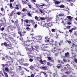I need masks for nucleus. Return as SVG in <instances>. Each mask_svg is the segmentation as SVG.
Wrapping results in <instances>:
<instances>
[{
	"label": "nucleus",
	"instance_id": "20",
	"mask_svg": "<svg viewBox=\"0 0 77 77\" xmlns=\"http://www.w3.org/2000/svg\"><path fill=\"white\" fill-rule=\"evenodd\" d=\"M16 7H15V9H17L18 10V9H19L20 8H18V6H19L18 5H16Z\"/></svg>",
	"mask_w": 77,
	"mask_h": 77
},
{
	"label": "nucleus",
	"instance_id": "22",
	"mask_svg": "<svg viewBox=\"0 0 77 77\" xmlns=\"http://www.w3.org/2000/svg\"><path fill=\"white\" fill-rule=\"evenodd\" d=\"M11 45H8V47L7 48V49H11Z\"/></svg>",
	"mask_w": 77,
	"mask_h": 77
},
{
	"label": "nucleus",
	"instance_id": "38",
	"mask_svg": "<svg viewBox=\"0 0 77 77\" xmlns=\"http://www.w3.org/2000/svg\"><path fill=\"white\" fill-rule=\"evenodd\" d=\"M40 19L42 20H45V17H40Z\"/></svg>",
	"mask_w": 77,
	"mask_h": 77
},
{
	"label": "nucleus",
	"instance_id": "56",
	"mask_svg": "<svg viewBox=\"0 0 77 77\" xmlns=\"http://www.w3.org/2000/svg\"><path fill=\"white\" fill-rule=\"evenodd\" d=\"M25 22H26V23H29V20H25Z\"/></svg>",
	"mask_w": 77,
	"mask_h": 77
},
{
	"label": "nucleus",
	"instance_id": "40",
	"mask_svg": "<svg viewBox=\"0 0 77 77\" xmlns=\"http://www.w3.org/2000/svg\"><path fill=\"white\" fill-rule=\"evenodd\" d=\"M71 28V26H68L66 27V29H69Z\"/></svg>",
	"mask_w": 77,
	"mask_h": 77
},
{
	"label": "nucleus",
	"instance_id": "35",
	"mask_svg": "<svg viewBox=\"0 0 77 77\" xmlns=\"http://www.w3.org/2000/svg\"><path fill=\"white\" fill-rule=\"evenodd\" d=\"M10 7L11 9L13 8L12 7V4L11 3H10Z\"/></svg>",
	"mask_w": 77,
	"mask_h": 77
},
{
	"label": "nucleus",
	"instance_id": "36",
	"mask_svg": "<svg viewBox=\"0 0 77 77\" xmlns=\"http://www.w3.org/2000/svg\"><path fill=\"white\" fill-rule=\"evenodd\" d=\"M63 15H64L63 14H60L58 15V16H59V17H62V16H63Z\"/></svg>",
	"mask_w": 77,
	"mask_h": 77
},
{
	"label": "nucleus",
	"instance_id": "30",
	"mask_svg": "<svg viewBox=\"0 0 77 77\" xmlns=\"http://www.w3.org/2000/svg\"><path fill=\"white\" fill-rule=\"evenodd\" d=\"M2 66L3 67H5V66H8V64H2Z\"/></svg>",
	"mask_w": 77,
	"mask_h": 77
},
{
	"label": "nucleus",
	"instance_id": "8",
	"mask_svg": "<svg viewBox=\"0 0 77 77\" xmlns=\"http://www.w3.org/2000/svg\"><path fill=\"white\" fill-rule=\"evenodd\" d=\"M53 42H54V41H53V40H52L51 41H50V44H51V45H52V47H54V46H55V47H56V46H57V45H54L52 44L51 43V42L53 43Z\"/></svg>",
	"mask_w": 77,
	"mask_h": 77
},
{
	"label": "nucleus",
	"instance_id": "41",
	"mask_svg": "<svg viewBox=\"0 0 77 77\" xmlns=\"http://www.w3.org/2000/svg\"><path fill=\"white\" fill-rule=\"evenodd\" d=\"M26 30H28V31H29V30H30V28L28 27H26Z\"/></svg>",
	"mask_w": 77,
	"mask_h": 77
},
{
	"label": "nucleus",
	"instance_id": "59",
	"mask_svg": "<svg viewBox=\"0 0 77 77\" xmlns=\"http://www.w3.org/2000/svg\"><path fill=\"white\" fill-rule=\"evenodd\" d=\"M32 3H35L36 2V0H32Z\"/></svg>",
	"mask_w": 77,
	"mask_h": 77
},
{
	"label": "nucleus",
	"instance_id": "52",
	"mask_svg": "<svg viewBox=\"0 0 77 77\" xmlns=\"http://www.w3.org/2000/svg\"><path fill=\"white\" fill-rule=\"evenodd\" d=\"M30 77H35V75H34V74H32L31 75Z\"/></svg>",
	"mask_w": 77,
	"mask_h": 77
},
{
	"label": "nucleus",
	"instance_id": "48",
	"mask_svg": "<svg viewBox=\"0 0 77 77\" xmlns=\"http://www.w3.org/2000/svg\"><path fill=\"white\" fill-rule=\"evenodd\" d=\"M51 31L52 32H55L56 30H55V29H51Z\"/></svg>",
	"mask_w": 77,
	"mask_h": 77
},
{
	"label": "nucleus",
	"instance_id": "18",
	"mask_svg": "<svg viewBox=\"0 0 77 77\" xmlns=\"http://www.w3.org/2000/svg\"><path fill=\"white\" fill-rule=\"evenodd\" d=\"M30 69H35V68L34 67V66H31L30 67H29Z\"/></svg>",
	"mask_w": 77,
	"mask_h": 77
},
{
	"label": "nucleus",
	"instance_id": "16",
	"mask_svg": "<svg viewBox=\"0 0 77 77\" xmlns=\"http://www.w3.org/2000/svg\"><path fill=\"white\" fill-rule=\"evenodd\" d=\"M60 8H65V5H61L60 6Z\"/></svg>",
	"mask_w": 77,
	"mask_h": 77
},
{
	"label": "nucleus",
	"instance_id": "3",
	"mask_svg": "<svg viewBox=\"0 0 77 77\" xmlns=\"http://www.w3.org/2000/svg\"><path fill=\"white\" fill-rule=\"evenodd\" d=\"M56 47H54V49H52L51 51L53 52L54 53H55V56H57V54L59 53V51H60V49H57L56 50H55L54 48H55Z\"/></svg>",
	"mask_w": 77,
	"mask_h": 77
},
{
	"label": "nucleus",
	"instance_id": "29",
	"mask_svg": "<svg viewBox=\"0 0 77 77\" xmlns=\"http://www.w3.org/2000/svg\"><path fill=\"white\" fill-rule=\"evenodd\" d=\"M58 62L59 63H63V62H62V61H60V60H58Z\"/></svg>",
	"mask_w": 77,
	"mask_h": 77
},
{
	"label": "nucleus",
	"instance_id": "15",
	"mask_svg": "<svg viewBox=\"0 0 77 77\" xmlns=\"http://www.w3.org/2000/svg\"><path fill=\"white\" fill-rule=\"evenodd\" d=\"M56 20L57 21H58L59 20V17H58V15H57L56 16Z\"/></svg>",
	"mask_w": 77,
	"mask_h": 77
},
{
	"label": "nucleus",
	"instance_id": "39",
	"mask_svg": "<svg viewBox=\"0 0 77 77\" xmlns=\"http://www.w3.org/2000/svg\"><path fill=\"white\" fill-rule=\"evenodd\" d=\"M74 28H72V30H76L77 29V28L76 27L74 26L73 27Z\"/></svg>",
	"mask_w": 77,
	"mask_h": 77
},
{
	"label": "nucleus",
	"instance_id": "1",
	"mask_svg": "<svg viewBox=\"0 0 77 77\" xmlns=\"http://www.w3.org/2000/svg\"><path fill=\"white\" fill-rule=\"evenodd\" d=\"M48 45V44H46L44 45V44H43L42 45H41V47L40 48L38 46H37V47H36V48L37 49L39 50V49H41L42 50V51H47V50L45 49V48H47L48 47V46H46V45Z\"/></svg>",
	"mask_w": 77,
	"mask_h": 77
},
{
	"label": "nucleus",
	"instance_id": "54",
	"mask_svg": "<svg viewBox=\"0 0 77 77\" xmlns=\"http://www.w3.org/2000/svg\"><path fill=\"white\" fill-rule=\"evenodd\" d=\"M19 70H21V69H22V68H21V66H19Z\"/></svg>",
	"mask_w": 77,
	"mask_h": 77
},
{
	"label": "nucleus",
	"instance_id": "63",
	"mask_svg": "<svg viewBox=\"0 0 77 77\" xmlns=\"http://www.w3.org/2000/svg\"><path fill=\"white\" fill-rule=\"evenodd\" d=\"M5 30V28H4V27L2 28L1 29V30L2 31H3V30Z\"/></svg>",
	"mask_w": 77,
	"mask_h": 77
},
{
	"label": "nucleus",
	"instance_id": "5",
	"mask_svg": "<svg viewBox=\"0 0 77 77\" xmlns=\"http://www.w3.org/2000/svg\"><path fill=\"white\" fill-rule=\"evenodd\" d=\"M18 62L20 64V65H22L23 62H24V59H20L18 60Z\"/></svg>",
	"mask_w": 77,
	"mask_h": 77
},
{
	"label": "nucleus",
	"instance_id": "34",
	"mask_svg": "<svg viewBox=\"0 0 77 77\" xmlns=\"http://www.w3.org/2000/svg\"><path fill=\"white\" fill-rule=\"evenodd\" d=\"M39 11L41 13H43V11H42V9H41V8L39 9Z\"/></svg>",
	"mask_w": 77,
	"mask_h": 77
},
{
	"label": "nucleus",
	"instance_id": "50",
	"mask_svg": "<svg viewBox=\"0 0 77 77\" xmlns=\"http://www.w3.org/2000/svg\"><path fill=\"white\" fill-rule=\"evenodd\" d=\"M18 33H19L20 36H21H21H22V35L21 34V32H19Z\"/></svg>",
	"mask_w": 77,
	"mask_h": 77
},
{
	"label": "nucleus",
	"instance_id": "37",
	"mask_svg": "<svg viewBox=\"0 0 77 77\" xmlns=\"http://www.w3.org/2000/svg\"><path fill=\"white\" fill-rule=\"evenodd\" d=\"M48 60H51V59H52V58H51L50 57H48Z\"/></svg>",
	"mask_w": 77,
	"mask_h": 77
},
{
	"label": "nucleus",
	"instance_id": "14",
	"mask_svg": "<svg viewBox=\"0 0 77 77\" xmlns=\"http://www.w3.org/2000/svg\"><path fill=\"white\" fill-rule=\"evenodd\" d=\"M66 17L69 19V20H72V17L71 16H67Z\"/></svg>",
	"mask_w": 77,
	"mask_h": 77
},
{
	"label": "nucleus",
	"instance_id": "28",
	"mask_svg": "<svg viewBox=\"0 0 77 77\" xmlns=\"http://www.w3.org/2000/svg\"><path fill=\"white\" fill-rule=\"evenodd\" d=\"M48 40H46L45 41V42H49L50 39V38H48Z\"/></svg>",
	"mask_w": 77,
	"mask_h": 77
},
{
	"label": "nucleus",
	"instance_id": "47",
	"mask_svg": "<svg viewBox=\"0 0 77 77\" xmlns=\"http://www.w3.org/2000/svg\"><path fill=\"white\" fill-rule=\"evenodd\" d=\"M72 30H72V28L71 29L69 30V32L70 33H71L72 32Z\"/></svg>",
	"mask_w": 77,
	"mask_h": 77
},
{
	"label": "nucleus",
	"instance_id": "55",
	"mask_svg": "<svg viewBox=\"0 0 77 77\" xmlns=\"http://www.w3.org/2000/svg\"><path fill=\"white\" fill-rule=\"evenodd\" d=\"M1 11L2 12H3V11H4V9L3 8H1Z\"/></svg>",
	"mask_w": 77,
	"mask_h": 77
},
{
	"label": "nucleus",
	"instance_id": "25",
	"mask_svg": "<svg viewBox=\"0 0 77 77\" xmlns=\"http://www.w3.org/2000/svg\"><path fill=\"white\" fill-rule=\"evenodd\" d=\"M35 19L36 20H37V21H39V20L38 18V17L37 16H35Z\"/></svg>",
	"mask_w": 77,
	"mask_h": 77
},
{
	"label": "nucleus",
	"instance_id": "26",
	"mask_svg": "<svg viewBox=\"0 0 77 77\" xmlns=\"http://www.w3.org/2000/svg\"><path fill=\"white\" fill-rule=\"evenodd\" d=\"M14 23V24H18V20H17Z\"/></svg>",
	"mask_w": 77,
	"mask_h": 77
},
{
	"label": "nucleus",
	"instance_id": "49",
	"mask_svg": "<svg viewBox=\"0 0 77 77\" xmlns=\"http://www.w3.org/2000/svg\"><path fill=\"white\" fill-rule=\"evenodd\" d=\"M74 61L75 62V63H77V59L75 58L74 59Z\"/></svg>",
	"mask_w": 77,
	"mask_h": 77
},
{
	"label": "nucleus",
	"instance_id": "58",
	"mask_svg": "<svg viewBox=\"0 0 77 77\" xmlns=\"http://www.w3.org/2000/svg\"><path fill=\"white\" fill-rule=\"evenodd\" d=\"M28 6H29V8H32V6H31L30 5H29V4H28Z\"/></svg>",
	"mask_w": 77,
	"mask_h": 77
},
{
	"label": "nucleus",
	"instance_id": "57",
	"mask_svg": "<svg viewBox=\"0 0 77 77\" xmlns=\"http://www.w3.org/2000/svg\"><path fill=\"white\" fill-rule=\"evenodd\" d=\"M29 21L30 23H33L34 22V21L32 20H30Z\"/></svg>",
	"mask_w": 77,
	"mask_h": 77
},
{
	"label": "nucleus",
	"instance_id": "53",
	"mask_svg": "<svg viewBox=\"0 0 77 77\" xmlns=\"http://www.w3.org/2000/svg\"><path fill=\"white\" fill-rule=\"evenodd\" d=\"M31 48L32 50H33V51H34V50H35V48H33V46H31Z\"/></svg>",
	"mask_w": 77,
	"mask_h": 77
},
{
	"label": "nucleus",
	"instance_id": "60",
	"mask_svg": "<svg viewBox=\"0 0 77 77\" xmlns=\"http://www.w3.org/2000/svg\"><path fill=\"white\" fill-rule=\"evenodd\" d=\"M74 35H75V36H77V33L75 32Z\"/></svg>",
	"mask_w": 77,
	"mask_h": 77
},
{
	"label": "nucleus",
	"instance_id": "27",
	"mask_svg": "<svg viewBox=\"0 0 77 77\" xmlns=\"http://www.w3.org/2000/svg\"><path fill=\"white\" fill-rule=\"evenodd\" d=\"M47 65L48 66H51V64L49 62H47Z\"/></svg>",
	"mask_w": 77,
	"mask_h": 77
},
{
	"label": "nucleus",
	"instance_id": "32",
	"mask_svg": "<svg viewBox=\"0 0 77 77\" xmlns=\"http://www.w3.org/2000/svg\"><path fill=\"white\" fill-rule=\"evenodd\" d=\"M48 25H49V27L51 26H52V23L51 22H50L48 23Z\"/></svg>",
	"mask_w": 77,
	"mask_h": 77
},
{
	"label": "nucleus",
	"instance_id": "45",
	"mask_svg": "<svg viewBox=\"0 0 77 77\" xmlns=\"http://www.w3.org/2000/svg\"><path fill=\"white\" fill-rule=\"evenodd\" d=\"M4 45L6 47H7L8 46V45H7V43L6 42H5L4 44Z\"/></svg>",
	"mask_w": 77,
	"mask_h": 77
},
{
	"label": "nucleus",
	"instance_id": "12",
	"mask_svg": "<svg viewBox=\"0 0 77 77\" xmlns=\"http://www.w3.org/2000/svg\"><path fill=\"white\" fill-rule=\"evenodd\" d=\"M26 42H24V41L23 42V43L25 45H24L25 46H26V47H29V45H26Z\"/></svg>",
	"mask_w": 77,
	"mask_h": 77
},
{
	"label": "nucleus",
	"instance_id": "62",
	"mask_svg": "<svg viewBox=\"0 0 77 77\" xmlns=\"http://www.w3.org/2000/svg\"><path fill=\"white\" fill-rule=\"evenodd\" d=\"M67 24H68L69 25H70V24H71V22H68L67 23Z\"/></svg>",
	"mask_w": 77,
	"mask_h": 77
},
{
	"label": "nucleus",
	"instance_id": "21",
	"mask_svg": "<svg viewBox=\"0 0 77 77\" xmlns=\"http://www.w3.org/2000/svg\"><path fill=\"white\" fill-rule=\"evenodd\" d=\"M5 57L7 59H11V57H9L8 55L6 56Z\"/></svg>",
	"mask_w": 77,
	"mask_h": 77
},
{
	"label": "nucleus",
	"instance_id": "43",
	"mask_svg": "<svg viewBox=\"0 0 77 77\" xmlns=\"http://www.w3.org/2000/svg\"><path fill=\"white\" fill-rule=\"evenodd\" d=\"M23 4L24 5V4H26V2L24 1H22Z\"/></svg>",
	"mask_w": 77,
	"mask_h": 77
},
{
	"label": "nucleus",
	"instance_id": "42",
	"mask_svg": "<svg viewBox=\"0 0 77 77\" xmlns=\"http://www.w3.org/2000/svg\"><path fill=\"white\" fill-rule=\"evenodd\" d=\"M29 61L31 62H33V60L32 59L30 58L29 59Z\"/></svg>",
	"mask_w": 77,
	"mask_h": 77
},
{
	"label": "nucleus",
	"instance_id": "10",
	"mask_svg": "<svg viewBox=\"0 0 77 77\" xmlns=\"http://www.w3.org/2000/svg\"><path fill=\"white\" fill-rule=\"evenodd\" d=\"M45 27H47V28H48L49 27V25L48 23H45L44 25Z\"/></svg>",
	"mask_w": 77,
	"mask_h": 77
},
{
	"label": "nucleus",
	"instance_id": "7",
	"mask_svg": "<svg viewBox=\"0 0 77 77\" xmlns=\"http://www.w3.org/2000/svg\"><path fill=\"white\" fill-rule=\"evenodd\" d=\"M53 0L54 2H55V3L56 5H59V4H60V2L57 0Z\"/></svg>",
	"mask_w": 77,
	"mask_h": 77
},
{
	"label": "nucleus",
	"instance_id": "23",
	"mask_svg": "<svg viewBox=\"0 0 77 77\" xmlns=\"http://www.w3.org/2000/svg\"><path fill=\"white\" fill-rule=\"evenodd\" d=\"M22 12H26L27 11V9L26 8H23L22 11Z\"/></svg>",
	"mask_w": 77,
	"mask_h": 77
},
{
	"label": "nucleus",
	"instance_id": "24",
	"mask_svg": "<svg viewBox=\"0 0 77 77\" xmlns=\"http://www.w3.org/2000/svg\"><path fill=\"white\" fill-rule=\"evenodd\" d=\"M28 16H29V17H32V14H30V13H28Z\"/></svg>",
	"mask_w": 77,
	"mask_h": 77
},
{
	"label": "nucleus",
	"instance_id": "19",
	"mask_svg": "<svg viewBox=\"0 0 77 77\" xmlns=\"http://www.w3.org/2000/svg\"><path fill=\"white\" fill-rule=\"evenodd\" d=\"M5 70L6 71H9V68L7 67H5Z\"/></svg>",
	"mask_w": 77,
	"mask_h": 77
},
{
	"label": "nucleus",
	"instance_id": "31",
	"mask_svg": "<svg viewBox=\"0 0 77 77\" xmlns=\"http://www.w3.org/2000/svg\"><path fill=\"white\" fill-rule=\"evenodd\" d=\"M17 14L18 15H20L21 14V12H17Z\"/></svg>",
	"mask_w": 77,
	"mask_h": 77
},
{
	"label": "nucleus",
	"instance_id": "64",
	"mask_svg": "<svg viewBox=\"0 0 77 77\" xmlns=\"http://www.w3.org/2000/svg\"><path fill=\"white\" fill-rule=\"evenodd\" d=\"M14 1V0H10V2H11V3L12 2H13Z\"/></svg>",
	"mask_w": 77,
	"mask_h": 77
},
{
	"label": "nucleus",
	"instance_id": "51",
	"mask_svg": "<svg viewBox=\"0 0 77 77\" xmlns=\"http://www.w3.org/2000/svg\"><path fill=\"white\" fill-rule=\"evenodd\" d=\"M37 26H38V25L35 24L34 26V28H35V29H36Z\"/></svg>",
	"mask_w": 77,
	"mask_h": 77
},
{
	"label": "nucleus",
	"instance_id": "6",
	"mask_svg": "<svg viewBox=\"0 0 77 77\" xmlns=\"http://www.w3.org/2000/svg\"><path fill=\"white\" fill-rule=\"evenodd\" d=\"M46 18L47 19V22H49V21H50L52 19V18L48 17H46Z\"/></svg>",
	"mask_w": 77,
	"mask_h": 77
},
{
	"label": "nucleus",
	"instance_id": "2",
	"mask_svg": "<svg viewBox=\"0 0 77 77\" xmlns=\"http://www.w3.org/2000/svg\"><path fill=\"white\" fill-rule=\"evenodd\" d=\"M42 36L39 35L37 36L36 38L35 37H32V38L33 40V41L34 42H37L38 41H41L42 39Z\"/></svg>",
	"mask_w": 77,
	"mask_h": 77
},
{
	"label": "nucleus",
	"instance_id": "44",
	"mask_svg": "<svg viewBox=\"0 0 77 77\" xmlns=\"http://www.w3.org/2000/svg\"><path fill=\"white\" fill-rule=\"evenodd\" d=\"M40 62L41 63L42 65L44 64V63H43V61H42V60H40Z\"/></svg>",
	"mask_w": 77,
	"mask_h": 77
},
{
	"label": "nucleus",
	"instance_id": "13",
	"mask_svg": "<svg viewBox=\"0 0 77 77\" xmlns=\"http://www.w3.org/2000/svg\"><path fill=\"white\" fill-rule=\"evenodd\" d=\"M4 73L5 74V77H8V74L6 72H5V71H3Z\"/></svg>",
	"mask_w": 77,
	"mask_h": 77
},
{
	"label": "nucleus",
	"instance_id": "11",
	"mask_svg": "<svg viewBox=\"0 0 77 77\" xmlns=\"http://www.w3.org/2000/svg\"><path fill=\"white\" fill-rule=\"evenodd\" d=\"M44 6H46V5H45V4H44L42 5H39V7H40V8H42Z\"/></svg>",
	"mask_w": 77,
	"mask_h": 77
},
{
	"label": "nucleus",
	"instance_id": "9",
	"mask_svg": "<svg viewBox=\"0 0 77 77\" xmlns=\"http://www.w3.org/2000/svg\"><path fill=\"white\" fill-rule=\"evenodd\" d=\"M42 69H43V70L46 71V70H47V69H48V68H47V67H46V66H42Z\"/></svg>",
	"mask_w": 77,
	"mask_h": 77
},
{
	"label": "nucleus",
	"instance_id": "4",
	"mask_svg": "<svg viewBox=\"0 0 77 77\" xmlns=\"http://www.w3.org/2000/svg\"><path fill=\"white\" fill-rule=\"evenodd\" d=\"M25 48H26V51H28L27 52V54H28V55L29 58H30V57L31 58H32V57H31L30 55H29V54H31V52H32V50L29 49L28 48H27L26 47H25Z\"/></svg>",
	"mask_w": 77,
	"mask_h": 77
},
{
	"label": "nucleus",
	"instance_id": "61",
	"mask_svg": "<svg viewBox=\"0 0 77 77\" xmlns=\"http://www.w3.org/2000/svg\"><path fill=\"white\" fill-rule=\"evenodd\" d=\"M67 42L69 44H71V42L69 41H67Z\"/></svg>",
	"mask_w": 77,
	"mask_h": 77
},
{
	"label": "nucleus",
	"instance_id": "46",
	"mask_svg": "<svg viewBox=\"0 0 77 77\" xmlns=\"http://www.w3.org/2000/svg\"><path fill=\"white\" fill-rule=\"evenodd\" d=\"M25 27H30V25H25Z\"/></svg>",
	"mask_w": 77,
	"mask_h": 77
},
{
	"label": "nucleus",
	"instance_id": "17",
	"mask_svg": "<svg viewBox=\"0 0 77 77\" xmlns=\"http://www.w3.org/2000/svg\"><path fill=\"white\" fill-rule=\"evenodd\" d=\"M69 53L68 52H67L65 54V56H66V57H68V56H69Z\"/></svg>",
	"mask_w": 77,
	"mask_h": 77
},
{
	"label": "nucleus",
	"instance_id": "33",
	"mask_svg": "<svg viewBox=\"0 0 77 77\" xmlns=\"http://www.w3.org/2000/svg\"><path fill=\"white\" fill-rule=\"evenodd\" d=\"M23 65H24V66H28L29 64L27 63H23Z\"/></svg>",
	"mask_w": 77,
	"mask_h": 77
}]
</instances>
